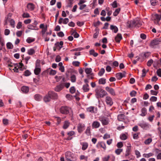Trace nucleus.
Segmentation results:
<instances>
[{
    "mask_svg": "<svg viewBox=\"0 0 161 161\" xmlns=\"http://www.w3.org/2000/svg\"><path fill=\"white\" fill-rule=\"evenodd\" d=\"M89 85L88 84L83 85L82 87V89L84 92H87L89 91Z\"/></svg>",
    "mask_w": 161,
    "mask_h": 161,
    "instance_id": "c85d7f7f",
    "label": "nucleus"
},
{
    "mask_svg": "<svg viewBox=\"0 0 161 161\" xmlns=\"http://www.w3.org/2000/svg\"><path fill=\"white\" fill-rule=\"evenodd\" d=\"M85 133L88 136H90L91 135L90 126L87 127Z\"/></svg>",
    "mask_w": 161,
    "mask_h": 161,
    "instance_id": "72a5a7b5",
    "label": "nucleus"
},
{
    "mask_svg": "<svg viewBox=\"0 0 161 161\" xmlns=\"http://www.w3.org/2000/svg\"><path fill=\"white\" fill-rule=\"evenodd\" d=\"M51 99L49 95H48V93L47 94L45 95L43 97V101L46 103L50 102Z\"/></svg>",
    "mask_w": 161,
    "mask_h": 161,
    "instance_id": "dca6fc26",
    "label": "nucleus"
},
{
    "mask_svg": "<svg viewBox=\"0 0 161 161\" xmlns=\"http://www.w3.org/2000/svg\"><path fill=\"white\" fill-rule=\"evenodd\" d=\"M99 120L101 121L102 125H107L108 122L106 119V118L104 117H101L99 118Z\"/></svg>",
    "mask_w": 161,
    "mask_h": 161,
    "instance_id": "f8f14e48",
    "label": "nucleus"
},
{
    "mask_svg": "<svg viewBox=\"0 0 161 161\" xmlns=\"http://www.w3.org/2000/svg\"><path fill=\"white\" fill-rule=\"evenodd\" d=\"M137 92L134 90H132L130 92V95L131 97H134L136 96Z\"/></svg>",
    "mask_w": 161,
    "mask_h": 161,
    "instance_id": "864d4df0",
    "label": "nucleus"
},
{
    "mask_svg": "<svg viewBox=\"0 0 161 161\" xmlns=\"http://www.w3.org/2000/svg\"><path fill=\"white\" fill-rule=\"evenodd\" d=\"M57 73V71L55 70L51 69L49 72V75H54Z\"/></svg>",
    "mask_w": 161,
    "mask_h": 161,
    "instance_id": "0e129e2a",
    "label": "nucleus"
},
{
    "mask_svg": "<svg viewBox=\"0 0 161 161\" xmlns=\"http://www.w3.org/2000/svg\"><path fill=\"white\" fill-rule=\"evenodd\" d=\"M105 101L107 104L109 105L110 106H111L113 105V102L112 98L110 97L109 96L106 97Z\"/></svg>",
    "mask_w": 161,
    "mask_h": 161,
    "instance_id": "9b49d317",
    "label": "nucleus"
},
{
    "mask_svg": "<svg viewBox=\"0 0 161 161\" xmlns=\"http://www.w3.org/2000/svg\"><path fill=\"white\" fill-rule=\"evenodd\" d=\"M80 64V62L78 61H73L72 62V64L76 67H78Z\"/></svg>",
    "mask_w": 161,
    "mask_h": 161,
    "instance_id": "680f3d73",
    "label": "nucleus"
},
{
    "mask_svg": "<svg viewBox=\"0 0 161 161\" xmlns=\"http://www.w3.org/2000/svg\"><path fill=\"white\" fill-rule=\"evenodd\" d=\"M161 43V39L160 38H157L152 40L150 44V46L153 47Z\"/></svg>",
    "mask_w": 161,
    "mask_h": 161,
    "instance_id": "7ed1b4c3",
    "label": "nucleus"
},
{
    "mask_svg": "<svg viewBox=\"0 0 161 161\" xmlns=\"http://www.w3.org/2000/svg\"><path fill=\"white\" fill-rule=\"evenodd\" d=\"M100 126V123L97 121H94L92 124V127L93 129L98 128Z\"/></svg>",
    "mask_w": 161,
    "mask_h": 161,
    "instance_id": "a211bd4d",
    "label": "nucleus"
},
{
    "mask_svg": "<svg viewBox=\"0 0 161 161\" xmlns=\"http://www.w3.org/2000/svg\"><path fill=\"white\" fill-rule=\"evenodd\" d=\"M148 70H147V71H146V70L145 69H143L142 70V73L141 76V77L142 78H143L145 77L146 76V73L148 72Z\"/></svg>",
    "mask_w": 161,
    "mask_h": 161,
    "instance_id": "49530a36",
    "label": "nucleus"
},
{
    "mask_svg": "<svg viewBox=\"0 0 161 161\" xmlns=\"http://www.w3.org/2000/svg\"><path fill=\"white\" fill-rule=\"evenodd\" d=\"M126 72L125 71H124L123 73L121 72H119L116 73L115 75V76L118 80H120L122 78L125 77L126 76Z\"/></svg>",
    "mask_w": 161,
    "mask_h": 161,
    "instance_id": "6e6552de",
    "label": "nucleus"
},
{
    "mask_svg": "<svg viewBox=\"0 0 161 161\" xmlns=\"http://www.w3.org/2000/svg\"><path fill=\"white\" fill-rule=\"evenodd\" d=\"M47 25H46L44 28L42 29V30L41 31V33L42 35H43L47 31Z\"/></svg>",
    "mask_w": 161,
    "mask_h": 161,
    "instance_id": "8fccbe9b",
    "label": "nucleus"
},
{
    "mask_svg": "<svg viewBox=\"0 0 161 161\" xmlns=\"http://www.w3.org/2000/svg\"><path fill=\"white\" fill-rule=\"evenodd\" d=\"M143 155L145 158H148L153 155V154L152 153H150L147 154L144 153L143 154Z\"/></svg>",
    "mask_w": 161,
    "mask_h": 161,
    "instance_id": "de8ad7c7",
    "label": "nucleus"
},
{
    "mask_svg": "<svg viewBox=\"0 0 161 161\" xmlns=\"http://www.w3.org/2000/svg\"><path fill=\"white\" fill-rule=\"evenodd\" d=\"M152 141V139L151 138H149L146 139L144 142V143L145 144H149Z\"/></svg>",
    "mask_w": 161,
    "mask_h": 161,
    "instance_id": "13d9d810",
    "label": "nucleus"
},
{
    "mask_svg": "<svg viewBox=\"0 0 161 161\" xmlns=\"http://www.w3.org/2000/svg\"><path fill=\"white\" fill-rule=\"evenodd\" d=\"M10 23V25L13 28H14L15 27V21L13 19H11L9 21Z\"/></svg>",
    "mask_w": 161,
    "mask_h": 161,
    "instance_id": "4d7b16f0",
    "label": "nucleus"
},
{
    "mask_svg": "<svg viewBox=\"0 0 161 161\" xmlns=\"http://www.w3.org/2000/svg\"><path fill=\"white\" fill-rule=\"evenodd\" d=\"M106 90L110 94L113 96L115 95V93L114 89L109 86H107L105 87Z\"/></svg>",
    "mask_w": 161,
    "mask_h": 161,
    "instance_id": "ddd939ff",
    "label": "nucleus"
},
{
    "mask_svg": "<svg viewBox=\"0 0 161 161\" xmlns=\"http://www.w3.org/2000/svg\"><path fill=\"white\" fill-rule=\"evenodd\" d=\"M31 73L29 70H26L24 73L23 75L25 76H28L31 75Z\"/></svg>",
    "mask_w": 161,
    "mask_h": 161,
    "instance_id": "c9c22d12",
    "label": "nucleus"
},
{
    "mask_svg": "<svg viewBox=\"0 0 161 161\" xmlns=\"http://www.w3.org/2000/svg\"><path fill=\"white\" fill-rule=\"evenodd\" d=\"M40 60L37 59L36 60L35 64V67H40Z\"/></svg>",
    "mask_w": 161,
    "mask_h": 161,
    "instance_id": "603ef678",
    "label": "nucleus"
},
{
    "mask_svg": "<svg viewBox=\"0 0 161 161\" xmlns=\"http://www.w3.org/2000/svg\"><path fill=\"white\" fill-rule=\"evenodd\" d=\"M122 151L123 149H117L115 150V152L117 154L119 155L122 152Z\"/></svg>",
    "mask_w": 161,
    "mask_h": 161,
    "instance_id": "e2e57ef3",
    "label": "nucleus"
},
{
    "mask_svg": "<svg viewBox=\"0 0 161 161\" xmlns=\"http://www.w3.org/2000/svg\"><path fill=\"white\" fill-rule=\"evenodd\" d=\"M155 19L157 20V23H158L161 19V14L159 15L156 14H155Z\"/></svg>",
    "mask_w": 161,
    "mask_h": 161,
    "instance_id": "4c0bfd02",
    "label": "nucleus"
},
{
    "mask_svg": "<svg viewBox=\"0 0 161 161\" xmlns=\"http://www.w3.org/2000/svg\"><path fill=\"white\" fill-rule=\"evenodd\" d=\"M122 39V37L121 34L118 33L115 38V40L116 42L119 43L120 41Z\"/></svg>",
    "mask_w": 161,
    "mask_h": 161,
    "instance_id": "2eb2a0df",
    "label": "nucleus"
},
{
    "mask_svg": "<svg viewBox=\"0 0 161 161\" xmlns=\"http://www.w3.org/2000/svg\"><path fill=\"white\" fill-rule=\"evenodd\" d=\"M101 23V22L98 20L97 22H94L93 26L95 27H97Z\"/></svg>",
    "mask_w": 161,
    "mask_h": 161,
    "instance_id": "052dcab7",
    "label": "nucleus"
},
{
    "mask_svg": "<svg viewBox=\"0 0 161 161\" xmlns=\"http://www.w3.org/2000/svg\"><path fill=\"white\" fill-rule=\"evenodd\" d=\"M110 29L115 33H117L118 31V29L117 26L114 25H110Z\"/></svg>",
    "mask_w": 161,
    "mask_h": 161,
    "instance_id": "6ab92c4d",
    "label": "nucleus"
},
{
    "mask_svg": "<svg viewBox=\"0 0 161 161\" xmlns=\"http://www.w3.org/2000/svg\"><path fill=\"white\" fill-rule=\"evenodd\" d=\"M80 144L82 145L81 149L83 151L85 150L88 147V144L87 142H80Z\"/></svg>",
    "mask_w": 161,
    "mask_h": 161,
    "instance_id": "f3484780",
    "label": "nucleus"
},
{
    "mask_svg": "<svg viewBox=\"0 0 161 161\" xmlns=\"http://www.w3.org/2000/svg\"><path fill=\"white\" fill-rule=\"evenodd\" d=\"M59 110L61 114H67L69 113V111L71 110V109L67 106H62L60 108Z\"/></svg>",
    "mask_w": 161,
    "mask_h": 161,
    "instance_id": "f03ea898",
    "label": "nucleus"
},
{
    "mask_svg": "<svg viewBox=\"0 0 161 161\" xmlns=\"http://www.w3.org/2000/svg\"><path fill=\"white\" fill-rule=\"evenodd\" d=\"M34 99L37 101H41L42 98V96L39 94H37L34 96Z\"/></svg>",
    "mask_w": 161,
    "mask_h": 161,
    "instance_id": "4be33fe9",
    "label": "nucleus"
},
{
    "mask_svg": "<svg viewBox=\"0 0 161 161\" xmlns=\"http://www.w3.org/2000/svg\"><path fill=\"white\" fill-rule=\"evenodd\" d=\"M125 115L124 114H120L117 116V119L119 121H122L125 119Z\"/></svg>",
    "mask_w": 161,
    "mask_h": 161,
    "instance_id": "bb28decb",
    "label": "nucleus"
},
{
    "mask_svg": "<svg viewBox=\"0 0 161 161\" xmlns=\"http://www.w3.org/2000/svg\"><path fill=\"white\" fill-rule=\"evenodd\" d=\"M106 79L104 78H102L98 80V83L99 84L104 85L106 83Z\"/></svg>",
    "mask_w": 161,
    "mask_h": 161,
    "instance_id": "7c9ffc66",
    "label": "nucleus"
},
{
    "mask_svg": "<svg viewBox=\"0 0 161 161\" xmlns=\"http://www.w3.org/2000/svg\"><path fill=\"white\" fill-rule=\"evenodd\" d=\"M65 159H69L73 158V153L70 151L66 152L65 154Z\"/></svg>",
    "mask_w": 161,
    "mask_h": 161,
    "instance_id": "1a4fd4ad",
    "label": "nucleus"
},
{
    "mask_svg": "<svg viewBox=\"0 0 161 161\" xmlns=\"http://www.w3.org/2000/svg\"><path fill=\"white\" fill-rule=\"evenodd\" d=\"M150 1L151 5L154 6H156L157 3H158V2L156 0H150Z\"/></svg>",
    "mask_w": 161,
    "mask_h": 161,
    "instance_id": "3c124183",
    "label": "nucleus"
},
{
    "mask_svg": "<svg viewBox=\"0 0 161 161\" xmlns=\"http://www.w3.org/2000/svg\"><path fill=\"white\" fill-rule=\"evenodd\" d=\"M105 72V69L103 68H102L98 73V75L99 76H102Z\"/></svg>",
    "mask_w": 161,
    "mask_h": 161,
    "instance_id": "ea45409f",
    "label": "nucleus"
},
{
    "mask_svg": "<svg viewBox=\"0 0 161 161\" xmlns=\"http://www.w3.org/2000/svg\"><path fill=\"white\" fill-rule=\"evenodd\" d=\"M3 125H7L8 124V120L6 119H3Z\"/></svg>",
    "mask_w": 161,
    "mask_h": 161,
    "instance_id": "6e6d98bb",
    "label": "nucleus"
},
{
    "mask_svg": "<svg viewBox=\"0 0 161 161\" xmlns=\"http://www.w3.org/2000/svg\"><path fill=\"white\" fill-rule=\"evenodd\" d=\"M64 87V84L61 83L57 86L54 88V90L57 92H59L63 89Z\"/></svg>",
    "mask_w": 161,
    "mask_h": 161,
    "instance_id": "4468645a",
    "label": "nucleus"
},
{
    "mask_svg": "<svg viewBox=\"0 0 161 161\" xmlns=\"http://www.w3.org/2000/svg\"><path fill=\"white\" fill-rule=\"evenodd\" d=\"M27 28L29 29L35 30H38L39 29L37 26H34L32 24L28 25L27 26Z\"/></svg>",
    "mask_w": 161,
    "mask_h": 161,
    "instance_id": "412c9836",
    "label": "nucleus"
},
{
    "mask_svg": "<svg viewBox=\"0 0 161 161\" xmlns=\"http://www.w3.org/2000/svg\"><path fill=\"white\" fill-rule=\"evenodd\" d=\"M48 93L51 99L57 100L58 99V96L57 93L53 91H49Z\"/></svg>",
    "mask_w": 161,
    "mask_h": 161,
    "instance_id": "20e7f679",
    "label": "nucleus"
},
{
    "mask_svg": "<svg viewBox=\"0 0 161 161\" xmlns=\"http://www.w3.org/2000/svg\"><path fill=\"white\" fill-rule=\"evenodd\" d=\"M63 42L62 41H60L59 42H57L55 44V46L56 47L57 49L59 51L61 48L63 47Z\"/></svg>",
    "mask_w": 161,
    "mask_h": 161,
    "instance_id": "9d476101",
    "label": "nucleus"
},
{
    "mask_svg": "<svg viewBox=\"0 0 161 161\" xmlns=\"http://www.w3.org/2000/svg\"><path fill=\"white\" fill-rule=\"evenodd\" d=\"M85 125L82 123H79L77 125V131L79 133H81L85 129Z\"/></svg>",
    "mask_w": 161,
    "mask_h": 161,
    "instance_id": "0eeeda50",
    "label": "nucleus"
},
{
    "mask_svg": "<svg viewBox=\"0 0 161 161\" xmlns=\"http://www.w3.org/2000/svg\"><path fill=\"white\" fill-rule=\"evenodd\" d=\"M127 137L125 134H121L120 136V139L123 140H125L127 139Z\"/></svg>",
    "mask_w": 161,
    "mask_h": 161,
    "instance_id": "58836bf2",
    "label": "nucleus"
},
{
    "mask_svg": "<svg viewBox=\"0 0 161 161\" xmlns=\"http://www.w3.org/2000/svg\"><path fill=\"white\" fill-rule=\"evenodd\" d=\"M95 91L96 93V95L97 98H99V97L103 98L105 96L108 95L107 93L105 90L101 88L100 90L97 88Z\"/></svg>",
    "mask_w": 161,
    "mask_h": 161,
    "instance_id": "f257e3e1",
    "label": "nucleus"
},
{
    "mask_svg": "<svg viewBox=\"0 0 161 161\" xmlns=\"http://www.w3.org/2000/svg\"><path fill=\"white\" fill-rule=\"evenodd\" d=\"M92 69L90 68H86L85 70V73L87 75H88L92 72Z\"/></svg>",
    "mask_w": 161,
    "mask_h": 161,
    "instance_id": "e433bc0d",
    "label": "nucleus"
},
{
    "mask_svg": "<svg viewBox=\"0 0 161 161\" xmlns=\"http://www.w3.org/2000/svg\"><path fill=\"white\" fill-rule=\"evenodd\" d=\"M120 11V8H118L115 9V11L113 13V15L114 16H116L119 13Z\"/></svg>",
    "mask_w": 161,
    "mask_h": 161,
    "instance_id": "f704fd0d",
    "label": "nucleus"
},
{
    "mask_svg": "<svg viewBox=\"0 0 161 161\" xmlns=\"http://www.w3.org/2000/svg\"><path fill=\"white\" fill-rule=\"evenodd\" d=\"M94 107L91 106L87 108L86 110L88 112L91 113H94Z\"/></svg>",
    "mask_w": 161,
    "mask_h": 161,
    "instance_id": "c03bdc74",
    "label": "nucleus"
},
{
    "mask_svg": "<svg viewBox=\"0 0 161 161\" xmlns=\"http://www.w3.org/2000/svg\"><path fill=\"white\" fill-rule=\"evenodd\" d=\"M153 62V60L152 59H150L148 61V62L147 63V65L148 66L150 67V66L152 64Z\"/></svg>",
    "mask_w": 161,
    "mask_h": 161,
    "instance_id": "69168bd1",
    "label": "nucleus"
},
{
    "mask_svg": "<svg viewBox=\"0 0 161 161\" xmlns=\"http://www.w3.org/2000/svg\"><path fill=\"white\" fill-rule=\"evenodd\" d=\"M69 92L71 94L74 93L75 92V89L74 86L71 87L69 89Z\"/></svg>",
    "mask_w": 161,
    "mask_h": 161,
    "instance_id": "bf43d9fd",
    "label": "nucleus"
},
{
    "mask_svg": "<svg viewBox=\"0 0 161 161\" xmlns=\"http://www.w3.org/2000/svg\"><path fill=\"white\" fill-rule=\"evenodd\" d=\"M110 158L109 155H108L105 156L102 158L103 161H108Z\"/></svg>",
    "mask_w": 161,
    "mask_h": 161,
    "instance_id": "774afa93",
    "label": "nucleus"
},
{
    "mask_svg": "<svg viewBox=\"0 0 161 161\" xmlns=\"http://www.w3.org/2000/svg\"><path fill=\"white\" fill-rule=\"evenodd\" d=\"M151 53L149 52H147L142 53L140 55V56L142 57L143 58H148L150 55Z\"/></svg>",
    "mask_w": 161,
    "mask_h": 161,
    "instance_id": "b1692460",
    "label": "nucleus"
},
{
    "mask_svg": "<svg viewBox=\"0 0 161 161\" xmlns=\"http://www.w3.org/2000/svg\"><path fill=\"white\" fill-rule=\"evenodd\" d=\"M123 146V143L121 142H118L117 144V146L119 148H121Z\"/></svg>",
    "mask_w": 161,
    "mask_h": 161,
    "instance_id": "338daca9",
    "label": "nucleus"
},
{
    "mask_svg": "<svg viewBox=\"0 0 161 161\" xmlns=\"http://www.w3.org/2000/svg\"><path fill=\"white\" fill-rule=\"evenodd\" d=\"M0 44L1 45L2 47L4 46L5 44L3 39L1 36H0Z\"/></svg>",
    "mask_w": 161,
    "mask_h": 161,
    "instance_id": "5fc2aeb1",
    "label": "nucleus"
},
{
    "mask_svg": "<svg viewBox=\"0 0 161 161\" xmlns=\"http://www.w3.org/2000/svg\"><path fill=\"white\" fill-rule=\"evenodd\" d=\"M98 145H100V147L103 148L104 150H105L106 149V145L104 142H99L98 143L97 145V147H98Z\"/></svg>",
    "mask_w": 161,
    "mask_h": 161,
    "instance_id": "cd10ccee",
    "label": "nucleus"
},
{
    "mask_svg": "<svg viewBox=\"0 0 161 161\" xmlns=\"http://www.w3.org/2000/svg\"><path fill=\"white\" fill-rule=\"evenodd\" d=\"M35 53V51L33 48H31L28 50L27 53L30 55H32Z\"/></svg>",
    "mask_w": 161,
    "mask_h": 161,
    "instance_id": "2f4dec72",
    "label": "nucleus"
},
{
    "mask_svg": "<svg viewBox=\"0 0 161 161\" xmlns=\"http://www.w3.org/2000/svg\"><path fill=\"white\" fill-rule=\"evenodd\" d=\"M70 80L72 82H75L76 81V77L75 75H73L70 76Z\"/></svg>",
    "mask_w": 161,
    "mask_h": 161,
    "instance_id": "a18cd8bd",
    "label": "nucleus"
},
{
    "mask_svg": "<svg viewBox=\"0 0 161 161\" xmlns=\"http://www.w3.org/2000/svg\"><path fill=\"white\" fill-rule=\"evenodd\" d=\"M7 48L8 49H11L13 47V46L11 43L10 42H8L6 44Z\"/></svg>",
    "mask_w": 161,
    "mask_h": 161,
    "instance_id": "a19ab883",
    "label": "nucleus"
},
{
    "mask_svg": "<svg viewBox=\"0 0 161 161\" xmlns=\"http://www.w3.org/2000/svg\"><path fill=\"white\" fill-rule=\"evenodd\" d=\"M131 147V146L130 145V146H127L126 150V153L125 154V157L128 156L130 154Z\"/></svg>",
    "mask_w": 161,
    "mask_h": 161,
    "instance_id": "aec40b11",
    "label": "nucleus"
},
{
    "mask_svg": "<svg viewBox=\"0 0 161 161\" xmlns=\"http://www.w3.org/2000/svg\"><path fill=\"white\" fill-rule=\"evenodd\" d=\"M138 22V20L128 21L127 22V25L128 28H131L134 26L136 27V24Z\"/></svg>",
    "mask_w": 161,
    "mask_h": 161,
    "instance_id": "39448f33",
    "label": "nucleus"
},
{
    "mask_svg": "<svg viewBox=\"0 0 161 161\" xmlns=\"http://www.w3.org/2000/svg\"><path fill=\"white\" fill-rule=\"evenodd\" d=\"M69 126V123L68 121H65L64 122V125L63 126V128L64 129H67Z\"/></svg>",
    "mask_w": 161,
    "mask_h": 161,
    "instance_id": "79ce46f5",
    "label": "nucleus"
},
{
    "mask_svg": "<svg viewBox=\"0 0 161 161\" xmlns=\"http://www.w3.org/2000/svg\"><path fill=\"white\" fill-rule=\"evenodd\" d=\"M84 49V48L83 47H78L77 48H75L71 49L70 50V51L71 52L80 51L83 50Z\"/></svg>",
    "mask_w": 161,
    "mask_h": 161,
    "instance_id": "09e8293b",
    "label": "nucleus"
},
{
    "mask_svg": "<svg viewBox=\"0 0 161 161\" xmlns=\"http://www.w3.org/2000/svg\"><path fill=\"white\" fill-rule=\"evenodd\" d=\"M21 91L24 93H27L29 91V88L28 86H23L21 88Z\"/></svg>",
    "mask_w": 161,
    "mask_h": 161,
    "instance_id": "393cba45",
    "label": "nucleus"
},
{
    "mask_svg": "<svg viewBox=\"0 0 161 161\" xmlns=\"http://www.w3.org/2000/svg\"><path fill=\"white\" fill-rule=\"evenodd\" d=\"M35 38L30 37H28L26 40V42L28 43H30L35 41Z\"/></svg>",
    "mask_w": 161,
    "mask_h": 161,
    "instance_id": "473e14b6",
    "label": "nucleus"
},
{
    "mask_svg": "<svg viewBox=\"0 0 161 161\" xmlns=\"http://www.w3.org/2000/svg\"><path fill=\"white\" fill-rule=\"evenodd\" d=\"M41 72V68L39 67H36L34 70V73L35 75H38Z\"/></svg>",
    "mask_w": 161,
    "mask_h": 161,
    "instance_id": "c756f323",
    "label": "nucleus"
},
{
    "mask_svg": "<svg viewBox=\"0 0 161 161\" xmlns=\"http://www.w3.org/2000/svg\"><path fill=\"white\" fill-rule=\"evenodd\" d=\"M138 125L140 126L143 130H147L149 128V125L148 123L143 122L138 124Z\"/></svg>",
    "mask_w": 161,
    "mask_h": 161,
    "instance_id": "423d86ee",
    "label": "nucleus"
},
{
    "mask_svg": "<svg viewBox=\"0 0 161 161\" xmlns=\"http://www.w3.org/2000/svg\"><path fill=\"white\" fill-rule=\"evenodd\" d=\"M73 35L74 37L75 38H77L79 36V35L77 32L75 30L71 34L72 35Z\"/></svg>",
    "mask_w": 161,
    "mask_h": 161,
    "instance_id": "37998d69",
    "label": "nucleus"
},
{
    "mask_svg": "<svg viewBox=\"0 0 161 161\" xmlns=\"http://www.w3.org/2000/svg\"><path fill=\"white\" fill-rule=\"evenodd\" d=\"M141 114L140 115L144 117L147 114V109L145 108H142L141 110Z\"/></svg>",
    "mask_w": 161,
    "mask_h": 161,
    "instance_id": "5701e85b",
    "label": "nucleus"
},
{
    "mask_svg": "<svg viewBox=\"0 0 161 161\" xmlns=\"http://www.w3.org/2000/svg\"><path fill=\"white\" fill-rule=\"evenodd\" d=\"M27 8L31 10H34L35 8L34 5L33 3H28L27 5Z\"/></svg>",
    "mask_w": 161,
    "mask_h": 161,
    "instance_id": "a878e982",
    "label": "nucleus"
}]
</instances>
